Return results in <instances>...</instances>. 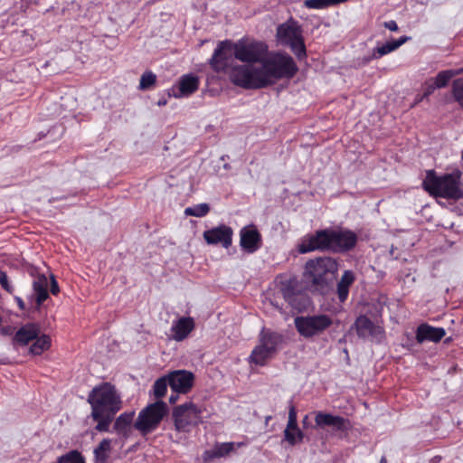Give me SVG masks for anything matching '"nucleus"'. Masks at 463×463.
Returning <instances> with one entry per match:
<instances>
[{
	"instance_id": "nucleus-1",
	"label": "nucleus",
	"mask_w": 463,
	"mask_h": 463,
	"mask_svg": "<svg viewBox=\"0 0 463 463\" xmlns=\"http://www.w3.org/2000/svg\"><path fill=\"white\" fill-rule=\"evenodd\" d=\"M298 68L293 58L286 52L267 53L260 66L233 67V84L244 89H262L282 79H292Z\"/></svg>"
},
{
	"instance_id": "nucleus-2",
	"label": "nucleus",
	"mask_w": 463,
	"mask_h": 463,
	"mask_svg": "<svg viewBox=\"0 0 463 463\" xmlns=\"http://www.w3.org/2000/svg\"><path fill=\"white\" fill-rule=\"evenodd\" d=\"M90 405V417L97 423L95 430L109 432L116 414L122 408V400L115 385L101 383L89 392L87 398Z\"/></svg>"
},
{
	"instance_id": "nucleus-3",
	"label": "nucleus",
	"mask_w": 463,
	"mask_h": 463,
	"mask_svg": "<svg viewBox=\"0 0 463 463\" xmlns=\"http://www.w3.org/2000/svg\"><path fill=\"white\" fill-rule=\"evenodd\" d=\"M422 187L432 196L458 201L463 198L462 173L455 170L438 175L434 170H428Z\"/></svg>"
},
{
	"instance_id": "nucleus-4",
	"label": "nucleus",
	"mask_w": 463,
	"mask_h": 463,
	"mask_svg": "<svg viewBox=\"0 0 463 463\" xmlns=\"http://www.w3.org/2000/svg\"><path fill=\"white\" fill-rule=\"evenodd\" d=\"M338 270V263L331 257H319L307 261L303 279L313 292L325 294Z\"/></svg>"
},
{
	"instance_id": "nucleus-5",
	"label": "nucleus",
	"mask_w": 463,
	"mask_h": 463,
	"mask_svg": "<svg viewBox=\"0 0 463 463\" xmlns=\"http://www.w3.org/2000/svg\"><path fill=\"white\" fill-rule=\"evenodd\" d=\"M207 63L217 74L207 76V85L210 86L218 81V87L222 88V80L225 77L232 78V40L220 41Z\"/></svg>"
},
{
	"instance_id": "nucleus-6",
	"label": "nucleus",
	"mask_w": 463,
	"mask_h": 463,
	"mask_svg": "<svg viewBox=\"0 0 463 463\" xmlns=\"http://www.w3.org/2000/svg\"><path fill=\"white\" fill-rule=\"evenodd\" d=\"M276 37L282 45H287L298 60L306 58L307 50L302 36V29L293 18L279 24Z\"/></svg>"
},
{
	"instance_id": "nucleus-7",
	"label": "nucleus",
	"mask_w": 463,
	"mask_h": 463,
	"mask_svg": "<svg viewBox=\"0 0 463 463\" xmlns=\"http://www.w3.org/2000/svg\"><path fill=\"white\" fill-rule=\"evenodd\" d=\"M168 406L163 401L149 403L142 409L134 423V427L142 435L155 431L168 413Z\"/></svg>"
},
{
	"instance_id": "nucleus-8",
	"label": "nucleus",
	"mask_w": 463,
	"mask_h": 463,
	"mask_svg": "<svg viewBox=\"0 0 463 463\" xmlns=\"http://www.w3.org/2000/svg\"><path fill=\"white\" fill-rule=\"evenodd\" d=\"M172 417L176 431L189 432L202 422V410L193 402H185L174 408Z\"/></svg>"
},
{
	"instance_id": "nucleus-9",
	"label": "nucleus",
	"mask_w": 463,
	"mask_h": 463,
	"mask_svg": "<svg viewBox=\"0 0 463 463\" xmlns=\"http://www.w3.org/2000/svg\"><path fill=\"white\" fill-rule=\"evenodd\" d=\"M294 324L301 336L311 338L323 334L333 324V319L326 314L300 316L295 318Z\"/></svg>"
},
{
	"instance_id": "nucleus-10",
	"label": "nucleus",
	"mask_w": 463,
	"mask_h": 463,
	"mask_svg": "<svg viewBox=\"0 0 463 463\" xmlns=\"http://www.w3.org/2000/svg\"><path fill=\"white\" fill-rule=\"evenodd\" d=\"M268 53V45L258 41H240L233 43V55L238 60L260 66Z\"/></svg>"
},
{
	"instance_id": "nucleus-11",
	"label": "nucleus",
	"mask_w": 463,
	"mask_h": 463,
	"mask_svg": "<svg viewBox=\"0 0 463 463\" xmlns=\"http://www.w3.org/2000/svg\"><path fill=\"white\" fill-rule=\"evenodd\" d=\"M353 328L355 329L358 337L363 339L380 343L384 338L385 332L383 327L379 324L373 323L364 315H361L355 319Z\"/></svg>"
},
{
	"instance_id": "nucleus-12",
	"label": "nucleus",
	"mask_w": 463,
	"mask_h": 463,
	"mask_svg": "<svg viewBox=\"0 0 463 463\" xmlns=\"http://www.w3.org/2000/svg\"><path fill=\"white\" fill-rule=\"evenodd\" d=\"M298 250L300 253L315 250L331 251L330 229L318 230L314 234L305 237Z\"/></svg>"
},
{
	"instance_id": "nucleus-13",
	"label": "nucleus",
	"mask_w": 463,
	"mask_h": 463,
	"mask_svg": "<svg viewBox=\"0 0 463 463\" xmlns=\"http://www.w3.org/2000/svg\"><path fill=\"white\" fill-rule=\"evenodd\" d=\"M200 86V78L194 73L182 75L177 82L172 87L169 96L176 99L188 98L196 92Z\"/></svg>"
},
{
	"instance_id": "nucleus-14",
	"label": "nucleus",
	"mask_w": 463,
	"mask_h": 463,
	"mask_svg": "<svg viewBox=\"0 0 463 463\" xmlns=\"http://www.w3.org/2000/svg\"><path fill=\"white\" fill-rule=\"evenodd\" d=\"M331 251L345 252L355 247L357 235L350 230L330 229Z\"/></svg>"
},
{
	"instance_id": "nucleus-15",
	"label": "nucleus",
	"mask_w": 463,
	"mask_h": 463,
	"mask_svg": "<svg viewBox=\"0 0 463 463\" xmlns=\"http://www.w3.org/2000/svg\"><path fill=\"white\" fill-rule=\"evenodd\" d=\"M170 388L173 392L186 394L194 383V374L187 370H175L167 373Z\"/></svg>"
},
{
	"instance_id": "nucleus-16",
	"label": "nucleus",
	"mask_w": 463,
	"mask_h": 463,
	"mask_svg": "<svg viewBox=\"0 0 463 463\" xmlns=\"http://www.w3.org/2000/svg\"><path fill=\"white\" fill-rule=\"evenodd\" d=\"M203 237L209 245H220L228 249L232 245V228L221 224L204 231Z\"/></svg>"
},
{
	"instance_id": "nucleus-17",
	"label": "nucleus",
	"mask_w": 463,
	"mask_h": 463,
	"mask_svg": "<svg viewBox=\"0 0 463 463\" xmlns=\"http://www.w3.org/2000/svg\"><path fill=\"white\" fill-rule=\"evenodd\" d=\"M262 245L261 234L254 225L243 227L240 232V246L246 253H254Z\"/></svg>"
},
{
	"instance_id": "nucleus-18",
	"label": "nucleus",
	"mask_w": 463,
	"mask_h": 463,
	"mask_svg": "<svg viewBox=\"0 0 463 463\" xmlns=\"http://www.w3.org/2000/svg\"><path fill=\"white\" fill-rule=\"evenodd\" d=\"M195 323L191 317H182L173 321L170 327V338L182 342L188 337L191 332L194 329Z\"/></svg>"
},
{
	"instance_id": "nucleus-19",
	"label": "nucleus",
	"mask_w": 463,
	"mask_h": 463,
	"mask_svg": "<svg viewBox=\"0 0 463 463\" xmlns=\"http://www.w3.org/2000/svg\"><path fill=\"white\" fill-rule=\"evenodd\" d=\"M315 422L320 428L333 427L335 430L339 431L347 430L349 426L347 419L324 411L316 412Z\"/></svg>"
},
{
	"instance_id": "nucleus-20",
	"label": "nucleus",
	"mask_w": 463,
	"mask_h": 463,
	"mask_svg": "<svg viewBox=\"0 0 463 463\" xmlns=\"http://www.w3.org/2000/svg\"><path fill=\"white\" fill-rule=\"evenodd\" d=\"M41 328L37 323H27L22 326L13 337V344L26 345L40 334Z\"/></svg>"
},
{
	"instance_id": "nucleus-21",
	"label": "nucleus",
	"mask_w": 463,
	"mask_h": 463,
	"mask_svg": "<svg viewBox=\"0 0 463 463\" xmlns=\"http://www.w3.org/2000/svg\"><path fill=\"white\" fill-rule=\"evenodd\" d=\"M410 39L411 38L409 36L404 35L400 37L399 39L386 42L385 43H383L381 45L378 44L375 48L373 49L372 54L364 58V61L369 62L372 60H378L383 56L397 50L402 44L407 43Z\"/></svg>"
},
{
	"instance_id": "nucleus-22",
	"label": "nucleus",
	"mask_w": 463,
	"mask_h": 463,
	"mask_svg": "<svg viewBox=\"0 0 463 463\" xmlns=\"http://www.w3.org/2000/svg\"><path fill=\"white\" fill-rule=\"evenodd\" d=\"M49 280L44 274L39 275L33 282V295L30 297V301L34 299L36 308L49 298L48 293Z\"/></svg>"
},
{
	"instance_id": "nucleus-23",
	"label": "nucleus",
	"mask_w": 463,
	"mask_h": 463,
	"mask_svg": "<svg viewBox=\"0 0 463 463\" xmlns=\"http://www.w3.org/2000/svg\"><path fill=\"white\" fill-rule=\"evenodd\" d=\"M134 416L135 411H126L115 419L113 429L119 437L123 439L129 438L132 432Z\"/></svg>"
},
{
	"instance_id": "nucleus-24",
	"label": "nucleus",
	"mask_w": 463,
	"mask_h": 463,
	"mask_svg": "<svg viewBox=\"0 0 463 463\" xmlns=\"http://www.w3.org/2000/svg\"><path fill=\"white\" fill-rule=\"evenodd\" d=\"M446 332L442 327H433L427 324H422L418 326L416 331V340L418 343L425 341L439 342Z\"/></svg>"
},
{
	"instance_id": "nucleus-25",
	"label": "nucleus",
	"mask_w": 463,
	"mask_h": 463,
	"mask_svg": "<svg viewBox=\"0 0 463 463\" xmlns=\"http://www.w3.org/2000/svg\"><path fill=\"white\" fill-rule=\"evenodd\" d=\"M354 281V273L352 270H345L336 284L335 295L339 303L343 304L347 300L350 288Z\"/></svg>"
},
{
	"instance_id": "nucleus-26",
	"label": "nucleus",
	"mask_w": 463,
	"mask_h": 463,
	"mask_svg": "<svg viewBox=\"0 0 463 463\" xmlns=\"http://www.w3.org/2000/svg\"><path fill=\"white\" fill-rule=\"evenodd\" d=\"M283 342L281 334L273 332L271 330L263 329L260 335V344L262 347L269 350L273 354L277 352L278 348Z\"/></svg>"
},
{
	"instance_id": "nucleus-27",
	"label": "nucleus",
	"mask_w": 463,
	"mask_h": 463,
	"mask_svg": "<svg viewBox=\"0 0 463 463\" xmlns=\"http://www.w3.org/2000/svg\"><path fill=\"white\" fill-rule=\"evenodd\" d=\"M232 452V442L216 443L212 449H206L202 458L204 463H211L215 459L225 457Z\"/></svg>"
},
{
	"instance_id": "nucleus-28",
	"label": "nucleus",
	"mask_w": 463,
	"mask_h": 463,
	"mask_svg": "<svg viewBox=\"0 0 463 463\" xmlns=\"http://www.w3.org/2000/svg\"><path fill=\"white\" fill-rule=\"evenodd\" d=\"M298 290V280L296 279H288L280 284V292L284 299L292 306L294 305Z\"/></svg>"
},
{
	"instance_id": "nucleus-29",
	"label": "nucleus",
	"mask_w": 463,
	"mask_h": 463,
	"mask_svg": "<svg viewBox=\"0 0 463 463\" xmlns=\"http://www.w3.org/2000/svg\"><path fill=\"white\" fill-rule=\"evenodd\" d=\"M111 451V439H103L99 444L94 449L93 456L96 463H105Z\"/></svg>"
},
{
	"instance_id": "nucleus-30",
	"label": "nucleus",
	"mask_w": 463,
	"mask_h": 463,
	"mask_svg": "<svg viewBox=\"0 0 463 463\" xmlns=\"http://www.w3.org/2000/svg\"><path fill=\"white\" fill-rule=\"evenodd\" d=\"M33 340L34 342L30 346V353L33 355H40L51 347L52 340L48 335L39 334Z\"/></svg>"
},
{
	"instance_id": "nucleus-31",
	"label": "nucleus",
	"mask_w": 463,
	"mask_h": 463,
	"mask_svg": "<svg viewBox=\"0 0 463 463\" xmlns=\"http://www.w3.org/2000/svg\"><path fill=\"white\" fill-rule=\"evenodd\" d=\"M273 355L269 350L258 345L251 352L250 355V362L256 365H264L268 359Z\"/></svg>"
},
{
	"instance_id": "nucleus-32",
	"label": "nucleus",
	"mask_w": 463,
	"mask_h": 463,
	"mask_svg": "<svg viewBox=\"0 0 463 463\" xmlns=\"http://www.w3.org/2000/svg\"><path fill=\"white\" fill-rule=\"evenodd\" d=\"M463 73V68L458 70H445L439 71L434 79V83L438 89L446 87L449 80L459 74Z\"/></svg>"
},
{
	"instance_id": "nucleus-33",
	"label": "nucleus",
	"mask_w": 463,
	"mask_h": 463,
	"mask_svg": "<svg viewBox=\"0 0 463 463\" xmlns=\"http://www.w3.org/2000/svg\"><path fill=\"white\" fill-rule=\"evenodd\" d=\"M167 386H170V382H168L167 374L161 376L153 384V394L156 399L163 398L166 392Z\"/></svg>"
},
{
	"instance_id": "nucleus-34",
	"label": "nucleus",
	"mask_w": 463,
	"mask_h": 463,
	"mask_svg": "<svg viewBox=\"0 0 463 463\" xmlns=\"http://www.w3.org/2000/svg\"><path fill=\"white\" fill-rule=\"evenodd\" d=\"M348 0H306L304 6L309 9H324Z\"/></svg>"
},
{
	"instance_id": "nucleus-35",
	"label": "nucleus",
	"mask_w": 463,
	"mask_h": 463,
	"mask_svg": "<svg viewBox=\"0 0 463 463\" xmlns=\"http://www.w3.org/2000/svg\"><path fill=\"white\" fill-rule=\"evenodd\" d=\"M210 212V205L206 203L194 204L184 209L186 216L204 217Z\"/></svg>"
},
{
	"instance_id": "nucleus-36",
	"label": "nucleus",
	"mask_w": 463,
	"mask_h": 463,
	"mask_svg": "<svg viewBox=\"0 0 463 463\" xmlns=\"http://www.w3.org/2000/svg\"><path fill=\"white\" fill-rule=\"evenodd\" d=\"M285 430H294L298 439H303L304 434L298 426L297 411L294 405H290L288 410V420Z\"/></svg>"
},
{
	"instance_id": "nucleus-37",
	"label": "nucleus",
	"mask_w": 463,
	"mask_h": 463,
	"mask_svg": "<svg viewBox=\"0 0 463 463\" xmlns=\"http://www.w3.org/2000/svg\"><path fill=\"white\" fill-rule=\"evenodd\" d=\"M58 463H85V458L80 451L73 449L58 457Z\"/></svg>"
},
{
	"instance_id": "nucleus-38",
	"label": "nucleus",
	"mask_w": 463,
	"mask_h": 463,
	"mask_svg": "<svg viewBox=\"0 0 463 463\" xmlns=\"http://www.w3.org/2000/svg\"><path fill=\"white\" fill-rule=\"evenodd\" d=\"M156 82V75L151 71H146L141 75L138 89L140 90H149Z\"/></svg>"
},
{
	"instance_id": "nucleus-39",
	"label": "nucleus",
	"mask_w": 463,
	"mask_h": 463,
	"mask_svg": "<svg viewBox=\"0 0 463 463\" xmlns=\"http://www.w3.org/2000/svg\"><path fill=\"white\" fill-rule=\"evenodd\" d=\"M452 95L454 99L463 109V78L457 79L453 81Z\"/></svg>"
},
{
	"instance_id": "nucleus-40",
	"label": "nucleus",
	"mask_w": 463,
	"mask_h": 463,
	"mask_svg": "<svg viewBox=\"0 0 463 463\" xmlns=\"http://www.w3.org/2000/svg\"><path fill=\"white\" fill-rule=\"evenodd\" d=\"M0 285H1L2 288L4 290H5L6 292H8L10 294L14 293V287L9 281L7 274L3 270H0Z\"/></svg>"
},
{
	"instance_id": "nucleus-41",
	"label": "nucleus",
	"mask_w": 463,
	"mask_h": 463,
	"mask_svg": "<svg viewBox=\"0 0 463 463\" xmlns=\"http://www.w3.org/2000/svg\"><path fill=\"white\" fill-rule=\"evenodd\" d=\"M285 439L290 445H295L297 442L301 441L303 439H298V434L294 430H285Z\"/></svg>"
},
{
	"instance_id": "nucleus-42",
	"label": "nucleus",
	"mask_w": 463,
	"mask_h": 463,
	"mask_svg": "<svg viewBox=\"0 0 463 463\" xmlns=\"http://www.w3.org/2000/svg\"><path fill=\"white\" fill-rule=\"evenodd\" d=\"M50 291L52 295H57L60 292L58 282L53 275L51 276V288Z\"/></svg>"
},
{
	"instance_id": "nucleus-43",
	"label": "nucleus",
	"mask_w": 463,
	"mask_h": 463,
	"mask_svg": "<svg viewBox=\"0 0 463 463\" xmlns=\"http://www.w3.org/2000/svg\"><path fill=\"white\" fill-rule=\"evenodd\" d=\"M383 26L392 32H397L399 30L398 24L394 20L384 22Z\"/></svg>"
},
{
	"instance_id": "nucleus-44",
	"label": "nucleus",
	"mask_w": 463,
	"mask_h": 463,
	"mask_svg": "<svg viewBox=\"0 0 463 463\" xmlns=\"http://www.w3.org/2000/svg\"><path fill=\"white\" fill-rule=\"evenodd\" d=\"M436 89H438V87L436 86V84L434 82L430 83V84H428L426 89H425V91H424V94H423V98H427L428 96L432 94Z\"/></svg>"
},
{
	"instance_id": "nucleus-45",
	"label": "nucleus",
	"mask_w": 463,
	"mask_h": 463,
	"mask_svg": "<svg viewBox=\"0 0 463 463\" xmlns=\"http://www.w3.org/2000/svg\"><path fill=\"white\" fill-rule=\"evenodd\" d=\"M14 300L19 307L20 310L24 311L26 309V306H25V303L24 301L23 300L22 298L18 297V296H15L14 297Z\"/></svg>"
},
{
	"instance_id": "nucleus-46",
	"label": "nucleus",
	"mask_w": 463,
	"mask_h": 463,
	"mask_svg": "<svg viewBox=\"0 0 463 463\" xmlns=\"http://www.w3.org/2000/svg\"><path fill=\"white\" fill-rule=\"evenodd\" d=\"M178 394H179V393H175V394H174V393H172V394L170 395V397H169V402H170L171 404H174V403H175V402H176V401H177V399H178Z\"/></svg>"
},
{
	"instance_id": "nucleus-47",
	"label": "nucleus",
	"mask_w": 463,
	"mask_h": 463,
	"mask_svg": "<svg viewBox=\"0 0 463 463\" xmlns=\"http://www.w3.org/2000/svg\"><path fill=\"white\" fill-rule=\"evenodd\" d=\"M166 103H167V100H166V99H165V98H162V99H160L157 101V105H158L159 107L165 106V105H166Z\"/></svg>"
},
{
	"instance_id": "nucleus-48",
	"label": "nucleus",
	"mask_w": 463,
	"mask_h": 463,
	"mask_svg": "<svg viewBox=\"0 0 463 463\" xmlns=\"http://www.w3.org/2000/svg\"><path fill=\"white\" fill-rule=\"evenodd\" d=\"M271 304L275 307L276 309H278L281 314H283L281 307H279L278 304H274L273 302H271Z\"/></svg>"
},
{
	"instance_id": "nucleus-49",
	"label": "nucleus",
	"mask_w": 463,
	"mask_h": 463,
	"mask_svg": "<svg viewBox=\"0 0 463 463\" xmlns=\"http://www.w3.org/2000/svg\"><path fill=\"white\" fill-rule=\"evenodd\" d=\"M380 463H387V459L385 457H382Z\"/></svg>"
},
{
	"instance_id": "nucleus-50",
	"label": "nucleus",
	"mask_w": 463,
	"mask_h": 463,
	"mask_svg": "<svg viewBox=\"0 0 463 463\" xmlns=\"http://www.w3.org/2000/svg\"><path fill=\"white\" fill-rule=\"evenodd\" d=\"M303 422H307V415L305 416L304 420H303Z\"/></svg>"
},
{
	"instance_id": "nucleus-51",
	"label": "nucleus",
	"mask_w": 463,
	"mask_h": 463,
	"mask_svg": "<svg viewBox=\"0 0 463 463\" xmlns=\"http://www.w3.org/2000/svg\"><path fill=\"white\" fill-rule=\"evenodd\" d=\"M3 322V317L0 315V324Z\"/></svg>"
},
{
	"instance_id": "nucleus-52",
	"label": "nucleus",
	"mask_w": 463,
	"mask_h": 463,
	"mask_svg": "<svg viewBox=\"0 0 463 463\" xmlns=\"http://www.w3.org/2000/svg\"><path fill=\"white\" fill-rule=\"evenodd\" d=\"M461 158L463 160V149H462V152H461Z\"/></svg>"
}]
</instances>
